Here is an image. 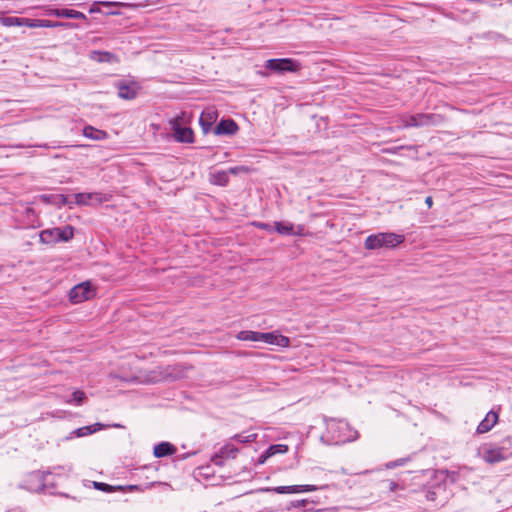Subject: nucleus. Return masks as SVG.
<instances>
[{
	"label": "nucleus",
	"mask_w": 512,
	"mask_h": 512,
	"mask_svg": "<svg viewBox=\"0 0 512 512\" xmlns=\"http://www.w3.org/2000/svg\"><path fill=\"white\" fill-rule=\"evenodd\" d=\"M95 296V290L89 282H83L74 286L69 292V300L73 304H78L90 300Z\"/></svg>",
	"instance_id": "6"
},
{
	"label": "nucleus",
	"mask_w": 512,
	"mask_h": 512,
	"mask_svg": "<svg viewBox=\"0 0 512 512\" xmlns=\"http://www.w3.org/2000/svg\"><path fill=\"white\" fill-rule=\"evenodd\" d=\"M25 215H26V218L27 220L30 222V223H33L34 220H35V217H36V212L33 208L31 207H27L25 209Z\"/></svg>",
	"instance_id": "38"
},
{
	"label": "nucleus",
	"mask_w": 512,
	"mask_h": 512,
	"mask_svg": "<svg viewBox=\"0 0 512 512\" xmlns=\"http://www.w3.org/2000/svg\"><path fill=\"white\" fill-rule=\"evenodd\" d=\"M185 370L181 365L167 366L164 369L163 379L168 381H174L184 377Z\"/></svg>",
	"instance_id": "21"
},
{
	"label": "nucleus",
	"mask_w": 512,
	"mask_h": 512,
	"mask_svg": "<svg viewBox=\"0 0 512 512\" xmlns=\"http://www.w3.org/2000/svg\"><path fill=\"white\" fill-rule=\"evenodd\" d=\"M260 333L257 331H240L237 338L242 341L260 342Z\"/></svg>",
	"instance_id": "29"
},
{
	"label": "nucleus",
	"mask_w": 512,
	"mask_h": 512,
	"mask_svg": "<svg viewBox=\"0 0 512 512\" xmlns=\"http://www.w3.org/2000/svg\"><path fill=\"white\" fill-rule=\"evenodd\" d=\"M74 237V227L66 225L64 227H54L42 230L39 233L40 242L44 244H56L68 242Z\"/></svg>",
	"instance_id": "4"
},
{
	"label": "nucleus",
	"mask_w": 512,
	"mask_h": 512,
	"mask_svg": "<svg viewBox=\"0 0 512 512\" xmlns=\"http://www.w3.org/2000/svg\"><path fill=\"white\" fill-rule=\"evenodd\" d=\"M101 427H102V424L96 423L94 425L78 428L75 430L74 433L76 434L77 437H83V436L90 435V434L100 430Z\"/></svg>",
	"instance_id": "28"
},
{
	"label": "nucleus",
	"mask_w": 512,
	"mask_h": 512,
	"mask_svg": "<svg viewBox=\"0 0 512 512\" xmlns=\"http://www.w3.org/2000/svg\"><path fill=\"white\" fill-rule=\"evenodd\" d=\"M40 27H65V28H75L77 27L74 23L71 22H54L46 19H32L31 28H40Z\"/></svg>",
	"instance_id": "17"
},
{
	"label": "nucleus",
	"mask_w": 512,
	"mask_h": 512,
	"mask_svg": "<svg viewBox=\"0 0 512 512\" xmlns=\"http://www.w3.org/2000/svg\"><path fill=\"white\" fill-rule=\"evenodd\" d=\"M92 485L96 490H99V491H102L105 493H113V492H117L120 489H122V485L114 486V485H110V484H107L104 482H97V481H93Z\"/></svg>",
	"instance_id": "27"
},
{
	"label": "nucleus",
	"mask_w": 512,
	"mask_h": 512,
	"mask_svg": "<svg viewBox=\"0 0 512 512\" xmlns=\"http://www.w3.org/2000/svg\"><path fill=\"white\" fill-rule=\"evenodd\" d=\"M0 23L6 27L27 26L31 28L32 19L14 16H3L0 18Z\"/></svg>",
	"instance_id": "19"
},
{
	"label": "nucleus",
	"mask_w": 512,
	"mask_h": 512,
	"mask_svg": "<svg viewBox=\"0 0 512 512\" xmlns=\"http://www.w3.org/2000/svg\"><path fill=\"white\" fill-rule=\"evenodd\" d=\"M440 492H445V486L437 484L422 490V494L427 501L435 502L438 499Z\"/></svg>",
	"instance_id": "24"
},
{
	"label": "nucleus",
	"mask_w": 512,
	"mask_h": 512,
	"mask_svg": "<svg viewBox=\"0 0 512 512\" xmlns=\"http://www.w3.org/2000/svg\"><path fill=\"white\" fill-rule=\"evenodd\" d=\"M405 462H406V459L401 458V459H398V460H396V461H391V462L387 463V464H386V467H387L388 469H392V468H395V467H397V466H402V465H404V464H405Z\"/></svg>",
	"instance_id": "40"
},
{
	"label": "nucleus",
	"mask_w": 512,
	"mask_h": 512,
	"mask_svg": "<svg viewBox=\"0 0 512 512\" xmlns=\"http://www.w3.org/2000/svg\"><path fill=\"white\" fill-rule=\"evenodd\" d=\"M327 485L324 486H316V485H290V486H277V487H268L263 489L265 492H274L277 494H296L302 492H311L319 489H325Z\"/></svg>",
	"instance_id": "8"
},
{
	"label": "nucleus",
	"mask_w": 512,
	"mask_h": 512,
	"mask_svg": "<svg viewBox=\"0 0 512 512\" xmlns=\"http://www.w3.org/2000/svg\"><path fill=\"white\" fill-rule=\"evenodd\" d=\"M327 436L334 444H343L358 438V432L350 427L347 421L335 418H324Z\"/></svg>",
	"instance_id": "1"
},
{
	"label": "nucleus",
	"mask_w": 512,
	"mask_h": 512,
	"mask_svg": "<svg viewBox=\"0 0 512 512\" xmlns=\"http://www.w3.org/2000/svg\"><path fill=\"white\" fill-rule=\"evenodd\" d=\"M94 197H97V194L93 193H78L76 194V203L79 205H88L90 200H92Z\"/></svg>",
	"instance_id": "31"
},
{
	"label": "nucleus",
	"mask_w": 512,
	"mask_h": 512,
	"mask_svg": "<svg viewBox=\"0 0 512 512\" xmlns=\"http://www.w3.org/2000/svg\"><path fill=\"white\" fill-rule=\"evenodd\" d=\"M83 135L92 140H104L108 136L105 131L96 129L92 126L84 127Z\"/></svg>",
	"instance_id": "26"
},
{
	"label": "nucleus",
	"mask_w": 512,
	"mask_h": 512,
	"mask_svg": "<svg viewBox=\"0 0 512 512\" xmlns=\"http://www.w3.org/2000/svg\"><path fill=\"white\" fill-rule=\"evenodd\" d=\"M265 67L278 73L296 72L300 69V64L290 58H280L267 60Z\"/></svg>",
	"instance_id": "7"
},
{
	"label": "nucleus",
	"mask_w": 512,
	"mask_h": 512,
	"mask_svg": "<svg viewBox=\"0 0 512 512\" xmlns=\"http://www.w3.org/2000/svg\"><path fill=\"white\" fill-rule=\"evenodd\" d=\"M217 119V112L214 110L204 111L202 112L199 124L202 128V131L207 134L213 127L214 122Z\"/></svg>",
	"instance_id": "18"
},
{
	"label": "nucleus",
	"mask_w": 512,
	"mask_h": 512,
	"mask_svg": "<svg viewBox=\"0 0 512 512\" xmlns=\"http://www.w3.org/2000/svg\"><path fill=\"white\" fill-rule=\"evenodd\" d=\"M233 439L240 443H248L256 439V434H249L247 436H244L242 434H236L235 436H233Z\"/></svg>",
	"instance_id": "35"
},
{
	"label": "nucleus",
	"mask_w": 512,
	"mask_h": 512,
	"mask_svg": "<svg viewBox=\"0 0 512 512\" xmlns=\"http://www.w3.org/2000/svg\"><path fill=\"white\" fill-rule=\"evenodd\" d=\"M238 170H239V167H233V168L229 169V172L232 174H236Z\"/></svg>",
	"instance_id": "46"
},
{
	"label": "nucleus",
	"mask_w": 512,
	"mask_h": 512,
	"mask_svg": "<svg viewBox=\"0 0 512 512\" xmlns=\"http://www.w3.org/2000/svg\"><path fill=\"white\" fill-rule=\"evenodd\" d=\"M103 4H104L105 6H110V5H112L113 3L105 2V3H103Z\"/></svg>",
	"instance_id": "48"
},
{
	"label": "nucleus",
	"mask_w": 512,
	"mask_h": 512,
	"mask_svg": "<svg viewBox=\"0 0 512 512\" xmlns=\"http://www.w3.org/2000/svg\"><path fill=\"white\" fill-rule=\"evenodd\" d=\"M156 485L168 486V484L165 482H149V483H146L145 485H125V486L122 485V489H120L119 491H121V492H134V491L144 492L145 490L151 489L152 487H154Z\"/></svg>",
	"instance_id": "25"
},
{
	"label": "nucleus",
	"mask_w": 512,
	"mask_h": 512,
	"mask_svg": "<svg viewBox=\"0 0 512 512\" xmlns=\"http://www.w3.org/2000/svg\"><path fill=\"white\" fill-rule=\"evenodd\" d=\"M239 130L238 124L233 119H222L214 128L215 135L232 136Z\"/></svg>",
	"instance_id": "12"
},
{
	"label": "nucleus",
	"mask_w": 512,
	"mask_h": 512,
	"mask_svg": "<svg viewBox=\"0 0 512 512\" xmlns=\"http://www.w3.org/2000/svg\"><path fill=\"white\" fill-rule=\"evenodd\" d=\"M115 86L118 89V96L121 99L125 100H132L135 99L138 95V92L140 90V86L138 83L132 81H119L115 84Z\"/></svg>",
	"instance_id": "9"
},
{
	"label": "nucleus",
	"mask_w": 512,
	"mask_h": 512,
	"mask_svg": "<svg viewBox=\"0 0 512 512\" xmlns=\"http://www.w3.org/2000/svg\"><path fill=\"white\" fill-rule=\"evenodd\" d=\"M53 205H56V206H64L68 203V200H67V197L63 194H55L53 196Z\"/></svg>",
	"instance_id": "36"
},
{
	"label": "nucleus",
	"mask_w": 512,
	"mask_h": 512,
	"mask_svg": "<svg viewBox=\"0 0 512 512\" xmlns=\"http://www.w3.org/2000/svg\"><path fill=\"white\" fill-rule=\"evenodd\" d=\"M260 342H264L279 347H288L290 345V339L287 336L281 335L278 332H261Z\"/></svg>",
	"instance_id": "10"
},
{
	"label": "nucleus",
	"mask_w": 512,
	"mask_h": 512,
	"mask_svg": "<svg viewBox=\"0 0 512 512\" xmlns=\"http://www.w3.org/2000/svg\"><path fill=\"white\" fill-rule=\"evenodd\" d=\"M86 399V395L83 391L77 390L72 393V399L68 402H74L76 405H81Z\"/></svg>",
	"instance_id": "34"
},
{
	"label": "nucleus",
	"mask_w": 512,
	"mask_h": 512,
	"mask_svg": "<svg viewBox=\"0 0 512 512\" xmlns=\"http://www.w3.org/2000/svg\"><path fill=\"white\" fill-rule=\"evenodd\" d=\"M50 475V472H41L34 471L30 473L26 480L25 487L32 492L40 493L45 491V489L49 486H53L47 481V476Z\"/></svg>",
	"instance_id": "5"
},
{
	"label": "nucleus",
	"mask_w": 512,
	"mask_h": 512,
	"mask_svg": "<svg viewBox=\"0 0 512 512\" xmlns=\"http://www.w3.org/2000/svg\"><path fill=\"white\" fill-rule=\"evenodd\" d=\"M499 415L496 411L490 410L485 418L479 423L476 432L478 434H484L489 432L498 422Z\"/></svg>",
	"instance_id": "13"
},
{
	"label": "nucleus",
	"mask_w": 512,
	"mask_h": 512,
	"mask_svg": "<svg viewBox=\"0 0 512 512\" xmlns=\"http://www.w3.org/2000/svg\"><path fill=\"white\" fill-rule=\"evenodd\" d=\"M59 495H60V496H63V497H67V498L69 497V495H68V494H65V493H60Z\"/></svg>",
	"instance_id": "47"
},
{
	"label": "nucleus",
	"mask_w": 512,
	"mask_h": 512,
	"mask_svg": "<svg viewBox=\"0 0 512 512\" xmlns=\"http://www.w3.org/2000/svg\"><path fill=\"white\" fill-rule=\"evenodd\" d=\"M425 203H426V205L428 206V208H431V207H432V205H433V199H432V197H431V196L426 197V199H425Z\"/></svg>",
	"instance_id": "44"
},
{
	"label": "nucleus",
	"mask_w": 512,
	"mask_h": 512,
	"mask_svg": "<svg viewBox=\"0 0 512 512\" xmlns=\"http://www.w3.org/2000/svg\"><path fill=\"white\" fill-rule=\"evenodd\" d=\"M443 121L444 117L436 113H418L401 117L402 127L404 128L437 126L443 123Z\"/></svg>",
	"instance_id": "3"
},
{
	"label": "nucleus",
	"mask_w": 512,
	"mask_h": 512,
	"mask_svg": "<svg viewBox=\"0 0 512 512\" xmlns=\"http://www.w3.org/2000/svg\"><path fill=\"white\" fill-rule=\"evenodd\" d=\"M397 487H398V484L396 482H394V481L389 482L390 491H395L397 489Z\"/></svg>",
	"instance_id": "45"
},
{
	"label": "nucleus",
	"mask_w": 512,
	"mask_h": 512,
	"mask_svg": "<svg viewBox=\"0 0 512 512\" xmlns=\"http://www.w3.org/2000/svg\"><path fill=\"white\" fill-rule=\"evenodd\" d=\"M257 228L259 229H262V230H266L268 232H272V231H275L274 227L269 224V223H264V222H256L254 224Z\"/></svg>",
	"instance_id": "39"
},
{
	"label": "nucleus",
	"mask_w": 512,
	"mask_h": 512,
	"mask_svg": "<svg viewBox=\"0 0 512 512\" xmlns=\"http://www.w3.org/2000/svg\"><path fill=\"white\" fill-rule=\"evenodd\" d=\"M405 236L393 232H380L369 235L364 243L367 250H377L381 248L392 249L403 243Z\"/></svg>",
	"instance_id": "2"
},
{
	"label": "nucleus",
	"mask_w": 512,
	"mask_h": 512,
	"mask_svg": "<svg viewBox=\"0 0 512 512\" xmlns=\"http://www.w3.org/2000/svg\"><path fill=\"white\" fill-rule=\"evenodd\" d=\"M6 512H27L26 509L20 506L11 507L6 510Z\"/></svg>",
	"instance_id": "43"
},
{
	"label": "nucleus",
	"mask_w": 512,
	"mask_h": 512,
	"mask_svg": "<svg viewBox=\"0 0 512 512\" xmlns=\"http://www.w3.org/2000/svg\"><path fill=\"white\" fill-rule=\"evenodd\" d=\"M287 450H288L287 445L276 444V445H271L267 449V454L272 456L277 453H285V452H287Z\"/></svg>",
	"instance_id": "32"
},
{
	"label": "nucleus",
	"mask_w": 512,
	"mask_h": 512,
	"mask_svg": "<svg viewBox=\"0 0 512 512\" xmlns=\"http://www.w3.org/2000/svg\"><path fill=\"white\" fill-rule=\"evenodd\" d=\"M176 452V447L169 442H161L154 447L153 454L156 458H162L172 455Z\"/></svg>",
	"instance_id": "22"
},
{
	"label": "nucleus",
	"mask_w": 512,
	"mask_h": 512,
	"mask_svg": "<svg viewBox=\"0 0 512 512\" xmlns=\"http://www.w3.org/2000/svg\"><path fill=\"white\" fill-rule=\"evenodd\" d=\"M309 503H314V501H310L308 499H301V500H294L290 502L289 507H287V510H290L291 507L299 508V507H305Z\"/></svg>",
	"instance_id": "37"
},
{
	"label": "nucleus",
	"mask_w": 512,
	"mask_h": 512,
	"mask_svg": "<svg viewBox=\"0 0 512 512\" xmlns=\"http://www.w3.org/2000/svg\"><path fill=\"white\" fill-rule=\"evenodd\" d=\"M483 458L486 462L491 464L508 460V457L502 450L501 445H499L498 447L487 449L484 453Z\"/></svg>",
	"instance_id": "15"
},
{
	"label": "nucleus",
	"mask_w": 512,
	"mask_h": 512,
	"mask_svg": "<svg viewBox=\"0 0 512 512\" xmlns=\"http://www.w3.org/2000/svg\"><path fill=\"white\" fill-rule=\"evenodd\" d=\"M173 136L177 142L181 143H192L193 142V131L189 127H182L176 120L172 122Z\"/></svg>",
	"instance_id": "11"
},
{
	"label": "nucleus",
	"mask_w": 512,
	"mask_h": 512,
	"mask_svg": "<svg viewBox=\"0 0 512 512\" xmlns=\"http://www.w3.org/2000/svg\"><path fill=\"white\" fill-rule=\"evenodd\" d=\"M54 194H43L40 196V200L45 204H53Z\"/></svg>",
	"instance_id": "41"
},
{
	"label": "nucleus",
	"mask_w": 512,
	"mask_h": 512,
	"mask_svg": "<svg viewBox=\"0 0 512 512\" xmlns=\"http://www.w3.org/2000/svg\"><path fill=\"white\" fill-rule=\"evenodd\" d=\"M51 15H54L59 18H72V19H86V15L80 11L67 9V8H61V9H54L51 11Z\"/></svg>",
	"instance_id": "20"
},
{
	"label": "nucleus",
	"mask_w": 512,
	"mask_h": 512,
	"mask_svg": "<svg viewBox=\"0 0 512 512\" xmlns=\"http://www.w3.org/2000/svg\"><path fill=\"white\" fill-rule=\"evenodd\" d=\"M500 445L508 459L512 458V434L503 438L500 442Z\"/></svg>",
	"instance_id": "30"
},
{
	"label": "nucleus",
	"mask_w": 512,
	"mask_h": 512,
	"mask_svg": "<svg viewBox=\"0 0 512 512\" xmlns=\"http://www.w3.org/2000/svg\"><path fill=\"white\" fill-rule=\"evenodd\" d=\"M274 229L281 235H302L303 226L298 225L297 231L294 230V225L290 222H274Z\"/></svg>",
	"instance_id": "16"
},
{
	"label": "nucleus",
	"mask_w": 512,
	"mask_h": 512,
	"mask_svg": "<svg viewBox=\"0 0 512 512\" xmlns=\"http://www.w3.org/2000/svg\"><path fill=\"white\" fill-rule=\"evenodd\" d=\"M238 449L232 445H225L220 451L215 454L211 461L217 466H223L224 460L228 458H235Z\"/></svg>",
	"instance_id": "14"
},
{
	"label": "nucleus",
	"mask_w": 512,
	"mask_h": 512,
	"mask_svg": "<svg viewBox=\"0 0 512 512\" xmlns=\"http://www.w3.org/2000/svg\"><path fill=\"white\" fill-rule=\"evenodd\" d=\"M90 58L99 63H105V62L113 63V62L118 61L117 56L108 51H98V50L91 51Z\"/></svg>",
	"instance_id": "23"
},
{
	"label": "nucleus",
	"mask_w": 512,
	"mask_h": 512,
	"mask_svg": "<svg viewBox=\"0 0 512 512\" xmlns=\"http://www.w3.org/2000/svg\"><path fill=\"white\" fill-rule=\"evenodd\" d=\"M269 457H271V455H268V454H267V450H266L263 454H261V455H260V457H259V459H258L259 464H263V463H265V461H266Z\"/></svg>",
	"instance_id": "42"
},
{
	"label": "nucleus",
	"mask_w": 512,
	"mask_h": 512,
	"mask_svg": "<svg viewBox=\"0 0 512 512\" xmlns=\"http://www.w3.org/2000/svg\"><path fill=\"white\" fill-rule=\"evenodd\" d=\"M229 181V177L226 172H218L214 175V183L217 185L225 186Z\"/></svg>",
	"instance_id": "33"
}]
</instances>
